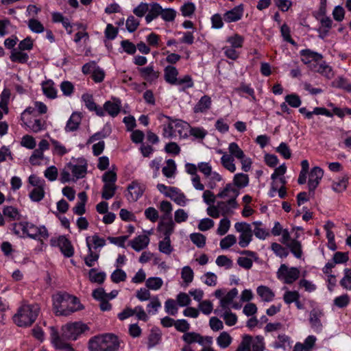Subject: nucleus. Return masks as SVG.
<instances>
[{"instance_id":"obj_1","label":"nucleus","mask_w":351,"mask_h":351,"mask_svg":"<svg viewBox=\"0 0 351 351\" xmlns=\"http://www.w3.org/2000/svg\"><path fill=\"white\" fill-rule=\"evenodd\" d=\"M87 326L80 322L67 324L62 327L61 337L54 327L50 328L51 343L58 350H73L71 346L64 340H76Z\"/></svg>"},{"instance_id":"obj_29","label":"nucleus","mask_w":351,"mask_h":351,"mask_svg":"<svg viewBox=\"0 0 351 351\" xmlns=\"http://www.w3.org/2000/svg\"><path fill=\"white\" fill-rule=\"evenodd\" d=\"M175 223L171 217L160 221L158 224V230L163 234L164 237L170 238L174 231Z\"/></svg>"},{"instance_id":"obj_43","label":"nucleus","mask_w":351,"mask_h":351,"mask_svg":"<svg viewBox=\"0 0 351 351\" xmlns=\"http://www.w3.org/2000/svg\"><path fill=\"white\" fill-rule=\"evenodd\" d=\"M160 116L162 117H165L169 120L168 124L167 125H165L163 127V136L167 138L176 137V131L174 130V127L173 125L174 123V121L168 116H165L164 114H161Z\"/></svg>"},{"instance_id":"obj_53","label":"nucleus","mask_w":351,"mask_h":351,"mask_svg":"<svg viewBox=\"0 0 351 351\" xmlns=\"http://www.w3.org/2000/svg\"><path fill=\"white\" fill-rule=\"evenodd\" d=\"M145 285L147 289L157 291L162 287L163 280L159 277H150L146 280Z\"/></svg>"},{"instance_id":"obj_36","label":"nucleus","mask_w":351,"mask_h":351,"mask_svg":"<svg viewBox=\"0 0 351 351\" xmlns=\"http://www.w3.org/2000/svg\"><path fill=\"white\" fill-rule=\"evenodd\" d=\"M86 243L87 247L89 248V247H91V250H93V248L95 250L102 248L106 245V240L104 238L100 237L97 234L91 237H87L86 239Z\"/></svg>"},{"instance_id":"obj_39","label":"nucleus","mask_w":351,"mask_h":351,"mask_svg":"<svg viewBox=\"0 0 351 351\" xmlns=\"http://www.w3.org/2000/svg\"><path fill=\"white\" fill-rule=\"evenodd\" d=\"M148 13L145 16L146 23L148 24L151 23L154 19H156L158 16H160L162 12V6L158 3H153L150 4V8L148 10Z\"/></svg>"},{"instance_id":"obj_16","label":"nucleus","mask_w":351,"mask_h":351,"mask_svg":"<svg viewBox=\"0 0 351 351\" xmlns=\"http://www.w3.org/2000/svg\"><path fill=\"white\" fill-rule=\"evenodd\" d=\"M145 189L144 184L133 181L128 186L126 197L129 202H136L143 194Z\"/></svg>"},{"instance_id":"obj_8","label":"nucleus","mask_w":351,"mask_h":351,"mask_svg":"<svg viewBox=\"0 0 351 351\" xmlns=\"http://www.w3.org/2000/svg\"><path fill=\"white\" fill-rule=\"evenodd\" d=\"M265 349V339L261 335L252 337L250 335H243L239 345V351H264Z\"/></svg>"},{"instance_id":"obj_57","label":"nucleus","mask_w":351,"mask_h":351,"mask_svg":"<svg viewBox=\"0 0 351 351\" xmlns=\"http://www.w3.org/2000/svg\"><path fill=\"white\" fill-rule=\"evenodd\" d=\"M89 279L93 282L101 284L106 278V274L103 271L98 272L96 269H91L88 273Z\"/></svg>"},{"instance_id":"obj_23","label":"nucleus","mask_w":351,"mask_h":351,"mask_svg":"<svg viewBox=\"0 0 351 351\" xmlns=\"http://www.w3.org/2000/svg\"><path fill=\"white\" fill-rule=\"evenodd\" d=\"M82 100L85 106L90 110L95 112L99 117H104V111L102 108L96 104L92 95L84 93L82 96Z\"/></svg>"},{"instance_id":"obj_49","label":"nucleus","mask_w":351,"mask_h":351,"mask_svg":"<svg viewBox=\"0 0 351 351\" xmlns=\"http://www.w3.org/2000/svg\"><path fill=\"white\" fill-rule=\"evenodd\" d=\"M287 247L290 249V251L295 256V257L297 258H300L302 257V244L299 241L296 239H292L290 241L289 243L287 245Z\"/></svg>"},{"instance_id":"obj_13","label":"nucleus","mask_w":351,"mask_h":351,"mask_svg":"<svg viewBox=\"0 0 351 351\" xmlns=\"http://www.w3.org/2000/svg\"><path fill=\"white\" fill-rule=\"evenodd\" d=\"M239 291L237 288H233L226 293L223 298H221L219 301V309L230 308V307L234 309H240L242 306L241 304L234 302V300L237 297Z\"/></svg>"},{"instance_id":"obj_12","label":"nucleus","mask_w":351,"mask_h":351,"mask_svg":"<svg viewBox=\"0 0 351 351\" xmlns=\"http://www.w3.org/2000/svg\"><path fill=\"white\" fill-rule=\"evenodd\" d=\"M324 317V310L318 306L313 308L309 313V324L311 328L317 333L323 330L322 318Z\"/></svg>"},{"instance_id":"obj_45","label":"nucleus","mask_w":351,"mask_h":351,"mask_svg":"<svg viewBox=\"0 0 351 351\" xmlns=\"http://www.w3.org/2000/svg\"><path fill=\"white\" fill-rule=\"evenodd\" d=\"M348 184V177L344 176L341 178H339L337 180L334 181L332 184V189L337 193H341L344 191Z\"/></svg>"},{"instance_id":"obj_44","label":"nucleus","mask_w":351,"mask_h":351,"mask_svg":"<svg viewBox=\"0 0 351 351\" xmlns=\"http://www.w3.org/2000/svg\"><path fill=\"white\" fill-rule=\"evenodd\" d=\"M248 176L242 173H237L233 178V184L239 190L248 185Z\"/></svg>"},{"instance_id":"obj_20","label":"nucleus","mask_w":351,"mask_h":351,"mask_svg":"<svg viewBox=\"0 0 351 351\" xmlns=\"http://www.w3.org/2000/svg\"><path fill=\"white\" fill-rule=\"evenodd\" d=\"M323 176L324 171L319 167H315L311 170L308 182L310 191H313L317 187Z\"/></svg>"},{"instance_id":"obj_37","label":"nucleus","mask_w":351,"mask_h":351,"mask_svg":"<svg viewBox=\"0 0 351 351\" xmlns=\"http://www.w3.org/2000/svg\"><path fill=\"white\" fill-rule=\"evenodd\" d=\"M311 69L315 72H317L326 77L328 79H330L333 76L332 69L330 66L326 63H319L317 62L316 64H313V67Z\"/></svg>"},{"instance_id":"obj_28","label":"nucleus","mask_w":351,"mask_h":351,"mask_svg":"<svg viewBox=\"0 0 351 351\" xmlns=\"http://www.w3.org/2000/svg\"><path fill=\"white\" fill-rule=\"evenodd\" d=\"M23 125L27 127L33 132H39L45 129V123L40 119L32 117L27 121H21Z\"/></svg>"},{"instance_id":"obj_17","label":"nucleus","mask_w":351,"mask_h":351,"mask_svg":"<svg viewBox=\"0 0 351 351\" xmlns=\"http://www.w3.org/2000/svg\"><path fill=\"white\" fill-rule=\"evenodd\" d=\"M197 166L192 163L185 165L186 171L192 176L191 183L195 189L197 191H204V185L201 182L200 177L197 174Z\"/></svg>"},{"instance_id":"obj_25","label":"nucleus","mask_w":351,"mask_h":351,"mask_svg":"<svg viewBox=\"0 0 351 351\" xmlns=\"http://www.w3.org/2000/svg\"><path fill=\"white\" fill-rule=\"evenodd\" d=\"M170 195H168L172 201H173L177 205L180 206H185L189 199L186 198V195L182 191L177 187H172L169 189Z\"/></svg>"},{"instance_id":"obj_40","label":"nucleus","mask_w":351,"mask_h":351,"mask_svg":"<svg viewBox=\"0 0 351 351\" xmlns=\"http://www.w3.org/2000/svg\"><path fill=\"white\" fill-rule=\"evenodd\" d=\"M232 338L227 332H221L216 339L217 346L221 349H226L232 343Z\"/></svg>"},{"instance_id":"obj_48","label":"nucleus","mask_w":351,"mask_h":351,"mask_svg":"<svg viewBox=\"0 0 351 351\" xmlns=\"http://www.w3.org/2000/svg\"><path fill=\"white\" fill-rule=\"evenodd\" d=\"M159 251L166 255H170L173 251V247L171 245L170 238L164 237V239L158 243Z\"/></svg>"},{"instance_id":"obj_4","label":"nucleus","mask_w":351,"mask_h":351,"mask_svg":"<svg viewBox=\"0 0 351 351\" xmlns=\"http://www.w3.org/2000/svg\"><path fill=\"white\" fill-rule=\"evenodd\" d=\"M121 340L113 333H104L91 337L88 342L89 351H119Z\"/></svg>"},{"instance_id":"obj_35","label":"nucleus","mask_w":351,"mask_h":351,"mask_svg":"<svg viewBox=\"0 0 351 351\" xmlns=\"http://www.w3.org/2000/svg\"><path fill=\"white\" fill-rule=\"evenodd\" d=\"M178 71L175 66L171 65L167 66L164 69V77L165 81L170 84L175 85L178 79Z\"/></svg>"},{"instance_id":"obj_7","label":"nucleus","mask_w":351,"mask_h":351,"mask_svg":"<svg viewBox=\"0 0 351 351\" xmlns=\"http://www.w3.org/2000/svg\"><path fill=\"white\" fill-rule=\"evenodd\" d=\"M39 312L38 304H23L13 316V321L18 326H29L36 321Z\"/></svg>"},{"instance_id":"obj_27","label":"nucleus","mask_w":351,"mask_h":351,"mask_svg":"<svg viewBox=\"0 0 351 351\" xmlns=\"http://www.w3.org/2000/svg\"><path fill=\"white\" fill-rule=\"evenodd\" d=\"M138 71L141 77L150 83L156 80L159 77V72L155 71L152 65L139 68Z\"/></svg>"},{"instance_id":"obj_54","label":"nucleus","mask_w":351,"mask_h":351,"mask_svg":"<svg viewBox=\"0 0 351 351\" xmlns=\"http://www.w3.org/2000/svg\"><path fill=\"white\" fill-rule=\"evenodd\" d=\"M178 304L176 301L173 299H167L165 302V312L171 315L175 316L178 312Z\"/></svg>"},{"instance_id":"obj_52","label":"nucleus","mask_w":351,"mask_h":351,"mask_svg":"<svg viewBox=\"0 0 351 351\" xmlns=\"http://www.w3.org/2000/svg\"><path fill=\"white\" fill-rule=\"evenodd\" d=\"M291 338L285 335H279L277 337V340L274 342V348L275 349H286V347L290 344Z\"/></svg>"},{"instance_id":"obj_15","label":"nucleus","mask_w":351,"mask_h":351,"mask_svg":"<svg viewBox=\"0 0 351 351\" xmlns=\"http://www.w3.org/2000/svg\"><path fill=\"white\" fill-rule=\"evenodd\" d=\"M122 108L121 101L119 98L113 97L110 100L106 101L103 106L104 115L107 113L111 117H116L121 112Z\"/></svg>"},{"instance_id":"obj_3","label":"nucleus","mask_w":351,"mask_h":351,"mask_svg":"<svg viewBox=\"0 0 351 351\" xmlns=\"http://www.w3.org/2000/svg\"><path fill=\"white\" fill-rule=\"evenodd\" d=\"M239 194V189L232 183H228L219 189L217 197L223 200L218 202V207L221 209L223 215L232 213L234 210L238 208L239 204L237 198Z\"/></svg>"},{"instance_id":"obj_64","label":"nucleus","mask_w":351,"mask_h":351,"mask_svg":"<svg viewBox=\"0 0 351 351\" xmlns=\"http://www.w3.org/2000/svg\"><path fill=\"white\" fill-rule=\"evenodd\" d=\"M341 286L347 289L351 290V269H344V276L340 280Z\"/></svg>"},{"instance_id":"obj_22","label":"nucleus","mask_w":351,"mask_h":351,"mask_svg":"<svg viewBox=\"0 0 351 351\" xmlns=\"http://www.w3.org/2000/svg\"><path fill=\"white\" fill-rule=\"evenodd\" d=\"M241 254L247 255V256L239 257L237 259V264L245 269H251L253 265V260L256 261L258 259L257 254L250 250H244L241 252Z\"/></svg>"},{"instance_id":"obj_19","label":"nucleus","mask_w":351,"mask_h":351,"mask_svg":"<svg viewBox=\"0 0 351 351\" xmlns=\"http://www.w3.org/2000/svg\"><path fill=\"white\" fill-rule=\"evenodd\" d=\"M244 12V5L239 4L232 9L226 11L223 14V19L226 23H234L239 21L243 17Z\"/></svg>"},{"instance_id":"obj_26","label":"nucleus","mask_w":351,"mask_h":351,"mask_svg":"<svg viewBox=\"0 0 351 351\" xmlns=\"http://www.w3.org/2000/svg\"><path fill=\"white\" fill-rule=\"evenodd\" d=\"M217 153L222 154L221 164L223 167L231 173L235 172L237 167L232 156L229 155L226 152H223L221 149H219Z\"/></svg>"},{"instance_id":"obj_59","label":"nucleus","mask_w":351,"mask_h":351,"mask_svg":"<svg viewBox=\"0 0 351 351\" xmlns=\"http://www.w3.org/2000/svg\"><path fill=\"white\" fill-rule=\"evenodd\" d=\"M198 309L204 315H209L213 311V304L210 300H202L198 304Z\"/></svg>"},{"instance_id":"obj_58","label":"nucleus","mask_w":351,"mask_h":351,"mask_svg":"<svg viewBox=\"0 0 351 351\" xmlns=\"http://www.w3.org/2000/svg\"><path fill=\"white\" fill-rule=\"evenodd\" d=\"M227 42L231 45V47L241 48L243 44L244 38L238 34H234L227 38Z\"/></svg>"},{"instance_id":"obj_31","label":"nucleus","mask_w":351,"mask_h":351,"mask_svg":"<svg viewBox=\"0 0 351 351\" xmlns=\"http://www.w3.org/2000/svg\"><path fill=\"white\" fill-rule=\"evenodd\" d=\"M81 119L80 113L77 112H73L66 122L64 130L66 132L76 131L79 128Z\"/></svg>"},{"instance_id":"obj_61","label":"nucleus","mask_w":351,"mask_h":351,"mask_svg":"<svg viewBox=\"0 0 351 351\" xmlns=\"http://www.w3.org/2000/svg\"><path fill=\"white\" fill-rule=\"evenodd\" d=\"M350 302V298L349 295L345 293L336 297L333 300V304L337 307L339 308H343L346 307L349 304Z\"/></svg>"},{"instance_id":"obj_41","label":"nucleus","mask_w":351,"mask_h":351,"mask_svg":"<svg viewBox=\"0 0 351 351\" xmlns=\"http://www.w3.org/2000/svg\"><path fill=\"white\" fill-rule=\"evenodd\" d=\"M3 215L12 221H20L21 219V215L19 210L16 208L12 206H4L3 209Z\"/></svg>"},{"instance_id":"obj_51","label":"nucleus","mask_w":351,"mask_h":351,"mask_svg":"<svg viewBox=\"0 0 351 351\" xmlns=\"http://www.w3.org/2000/svg\"><path fill=\"white\" fill-rule=\"evenodd\" d=\"M229 155L232 156V158L238 160L242 159L245 155L243 151L239 147L237 143L232 142L228 145Z\"/></svg>"},{"instance_id":"obj_30","label":"nucleus","mask_w":351,"mask_h":351,"mask_svg":"<svg viewBox=\"0 0 351 351\" xmlns=\"http://www.w3.org/2000/svg\"><path fill=\"white\" fill-rule=\"evenodd\" d=\"M252 226H254V229L252 230L253 234L258 239L265 240L269 236V230L261 221L252 222Z\"/></svg>"},{"instance_id":"obj_9","label":"nucleus","mask_w":351,"mask_h":351,"mask_svg":"<svg viewBox=\"0 0 351 351\" xmlns=\"http://www.w3.org/2000/svg\"><path fill=\"white\" fill-rule=\"evenodd\" d=\"M234 229L240 233L239 237V245L241 247H247L253 239L252 224L246 222H237L234 223Z\"/></svg>"},{"instance_id":"obj_50","label":"nucleus","mask_w":351,"mask_h":351,"mask_svg":"<svg viewBox=\"0 0 351 351\" xmlns=\"http://www.w3.org/2000/svg\"><path fill=\"white\" fill-rule=\"evenodd\" d=\"M181 278L185 284V287H187L191 284L194 278V272L189 266H184L181 270Z\"/></svg>"},{"instance_id":"obj_55","label":"nucleus","mask_w":351,"mask_h":351,"mask_svg":"<svg viewBox=\"0 0 351 351\" xmlns=\"http://www.w3.org/2000/svg\"><path fill=\"white\" fill-rule=\"evenodd\" d=\"M117 189V186L116 184H104L101 192V197L106 200L111 199L114 195Z\"/></svg>"},{"instance_id":"obj_24","label":"nucleus","mask_w":351,"mask_h":351,"mask_svg":"<svg viewBox=\"0 0 351 351\" xmlns=\"http://www.w3.org/2000/svg\"><path fill=\"white\" fill-rule=\"evenodd\" d=\"M215 313L219 315L220 317L223 319L225 324L228 326H233L237 323V315L232 313L230 308L216 309Z\"/></svg>"},{"instance_id":"obj_5","label":"nucleus","mask_w":351,"mask_h":351,"mask_svg":"<svg viewBox=\"0 0 351 351\" xmlns=\"http://www.w3.org/2000/svg\"><path fill=\"white\" fill-rule=\"evenodd\" d=\"M53 305L57 315H68L82 308L76 297L67 293H57L53 296Z\"/></svg>"},{"instance_id":"obj_21","label":"nucleus","mask_w":351,"mask_h":351,"mask_svg":"<svg viewBox=\"0 0 351 351\" xmlns=\"http://www.w3.org/2000/svg\"><path fill=\"white\" fill-rule=\"evenodd\" d=\"M150 242L149 237L146 234H141L130 241L128 245L136 252H141L147 247Z\"/></svg>"},{"instance_id":"obj_14","label":"nucleus","mask_w":351,"mask_h":351,"mask_svg":"<svg viewBox=\"0 0 351 351\" xmlns=\"http://www.w3.org/2000/svg\"><path fill=\"white\" fill-rule=\"evenodd\" d=\"M182 339L186 344H191L197 343L201 346L205 344L210 345L213 343V338L211 337H203L200 334L195 332H188L182 336Z\"/></svg>"},{"instance_id":"obj_6","label":"nucleus","mask_w":351,"mask_h":351,"mask_svg":"<svg viewBox=\"0 0 351 351\" xmlns=\"http://www.w3.org/2000/svg\"><path fill=\"white\" fill-rule=\"evenodd\" d=\"M87 168L88 165L85 160L70 162L61 171L60 180L62 183L76 182L86 176Z\"/></svg>"},{"instance_id":"obj_38","label":"nucleus","mask_w":351,"mask_h":351,"mask_svg":"<svg viewBox=\"0 0 351 351\" xmlns=\"http://www.w3.org/2000/svg\"><path fill=\"white\" fill-rule=\"evenodd\" d=\"M10 59L13 62L25 64L28 61L29 56L27 53L16 48L12 50Z\"/></svg>"},{"instance_id":"obj_62","label":"nucleus","mask_w":351,"mask_h":351,"mask_svg":"<svg viewBox=\"0 0 351 351\" xmlns=\"http://www.w3.org/2000/svg\"><path fill=\"white\" fill-rule=\"evenodd\" d=\"M207 134L208 132L202 127H192L189 130V134L198 140H203Z\"/></svg>"},{"instance_id":"obj_34","label":"nucleus","mask_w":351,"mask_h":351,"mask_svg":"<svg viewBox=\"0 0 351 351\" xmlns=\"http://www.w3.org/2000/svg\"><path fill=\"white\" fill-rule=\"evenodd\" d=\"M211 104L212 100L210 97L208 95H204L194 106L193 111L195 113L205 112L210 109Z\"/></svg>"},{"instance_id":"obj_46","label":"nucleus","mask_w":351,"mask_h":351,"mask_svg":"<svg viewBox=\"0 0 351 351\" xmlns=\"http://www.w3.org/2000/svg\"><path fill=\"white\" fill-rule=\"evenodd\" d=\"M167 165L163 167L162 172L167 178H173L176 171V165L173 160L169 159L166 161Z\"/></svg>"},{"instance_id":"obj_11","label":"nucleus","mask_w":351,"mask_h":351,"mask_svg":"<svg viewBox=\"0 0 351 351\" xmlns=\"http://www.w3.org/2000/svg\"><path fill=\"white\" fill-rule=\"evenodd\" d=\"M50 244L52 247H58L65 257L70 258L74 254V247L65 236L52 237L50 239Z\"/></svg>"},{"instance_id":"obj_33","label":"nucleus","mask_w":351,"mask_h":351,"mask_svg":"<svg viewBox=\"0 0 351 351\" xmlns=\"http://www.w3.org/2000/svg\"><path fill=\"white\" fill-rule=\"evenodd\" d=\"M256 293L261 300L265 302H270L275 298L274 292L269 287L265 285L258 286L256 288Z\"/></svg>"},{"instance_id":"obj_47","label":"nucleus","mask_w":351,"mask_h":351,"mask_svg":"<svg viewBox=\"0 0 351 351\" xmlns=\"http://www.w3.org/2000/svg\"><path fill=\"white\" fill-rule=\"evenodd\" d=\"M189 238L191 242L198 248H203L206 245V237L202 233H191Z\"/></svg>"},{"instance_id":"obj_10","label":"nucleus","mask_w":351,"mask_h":351,"mask_svg":"<svg viewBox=\"0 0 351 351\" xmlns=\"http://www.w3.org/2000/svg\"><path fill=\"white\" fill-rule=\"evenodd\" d=\"M276 274L278 280L285 284H292L299 278L300 271L297 267H289L285 264H282Z\"/></svg>"},{"instance_id":"obj_56","label":"nucleus","mask_w":351,"mask_h":351,"mask_svg":"<svg viewBox=\"0 0 351 351\" xmlns=\"http://www.w3.org/2000/svg\"><path fill=\"white\" fill-rule=\"evenodd\" d=\"M202 282L209 287H215L217 284V276L215 273L208 271L200 278Z\"/></svg>"},{"instance_id":"obj_42","label":"nucleus","mask_w":351,"mask_h":351,"mask_svg":"<svg viewBox=\"0 0 351 351\" xmlns=\"http://www.w3.org/2000/svg\"><path fill=\"white\" fill-rule=\"evenodd\" d=\"M42 89L46 97L50 99H55L57 97V90L54 87L52 81H47L42 84Z\"/></svg>"},{"instance_id":"obj_2","label":"nucleus","mask_w":351,"mask_h":351,"mask_svg":"<svg viewBox=\"0 0 351 351\" xmlns=\"http://www.w3.org/2000/svg\"><path fill=\"white\" fill-rule=\"evenodd\" d=\"M13 233L21 238H30L43 241L49 237L48 231L45 226H36L32 222L20 220L14 223L12 226Z\"/></svg>"},{"instance_id":"obj_60","label":"nucleus","mask_w":351,"mask_h":351,"mask_svg":"<svg viewBox=\"0 0 351 351\" xmlns=\"http://www.w3.org/2000/svg\"><path fill=\"white\" fill-rule=\"evenodd\" d=\"M237 243V238L234 234H228L220 241L219 245L222 250H227Z\"/></svg>"},{"instance_id":"obj_63","label":"nucleus","mask_w":351,"mask_h":351,"mask_svg":"<svg viewBox=\"0 0 351 351\" xmlns=\"http://www.w3.org/2000/svg\"><path fill=\"white\" fill-rule=\"evenodd\" d=\"M45 188H34L29 194L32 202H38L45 197Z\"/></svg>"},{"instance_id":"obj_32","label":"nucleus","mask_w":351,"mask_h":351,"mask_svg":"<svg viewBox=\"0 0 351 351\" xmlns=\"http://www.w3.org/2000/svg\"><path fill=\"white\" fill-rule=\"evenodd\" d=\"M173 127L176 131V137L179 136L180 138H186L188 137L189 124L180 119L173 120Z\"/></svg>"},{"instance_id":"obj_18","label":"nucleus","mask_w":351,"mask_h":351,"mask_svg":"<svg viewBox=\"0 0 351 351\" xmlns=\"http://www.w3.org/2000/svg\"><path fill=\"white\" fill-rule=\"evenodd\" d=\"M302 62L309 65L311 69L313 67V64H316L322 59V56L317 52L310 49H302L300 51Z\"/></svg>"}]
</instances>
